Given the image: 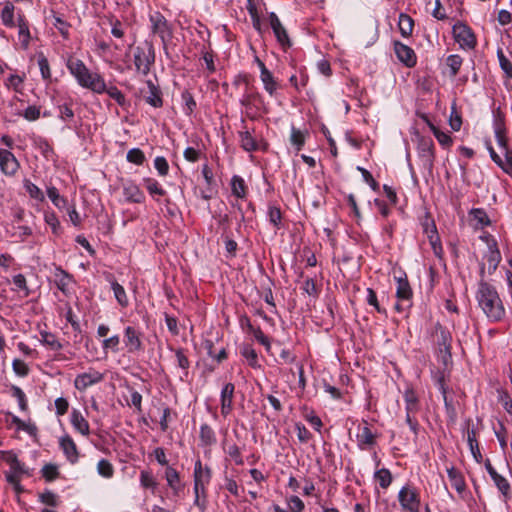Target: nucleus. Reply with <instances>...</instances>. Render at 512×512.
<instances>
[{
  "label": "nucleus",
  "instance_id": "nucleus-1",
  "mask_svg": "<svg viewBox=\"0 0 512 512\" xmlns=\"http://www.w3.org/2000/svg\"><path fill=\"white\" fill-rule=\"evenodd\" d=\"M476 300L489 322L499 323L506 317V309L497 289L481 280L476 292Z\"/></svg>",
  "mask_w": 512,
  "mask_h": 512
},
{
  "label": "nucleus",
  "instance_id": "nucleus-2",
  "mask_svg": "<svg viewBox=\"0 0 512 512\" xmlns=\"http://www.w3.org/2000/svg\"><path fill=\"white\" fill-rule=\"evenodd\" d=\"M66 66L81 87L89 89L97 94L104 93V78L99 73L90 71L82 60L75 57H69Z\"/></svg>",
  "mask_w": 512,
  "mask_h": 512
},
{
  "label": "nucleus",
  "instance_id": "nucleus-3",
  "mask_svg": "<svg viewBox=\"0 0 512 512\" xmlns=\"http://www.w3.org/2000/svg\"><path fill=\"white\" fill-rule=\"evenodd\" d=\"M240 82L245 84V90L240 99V104L245 108L246 116L251 120H255L258 117L260 105L263 103L262 96L250 85L246 75H239L236 78L235 84H239Z\"/></svg>",
  "mask_w": 512,
  "mask_h": 512
},
{
  "label": "nucleus",
  "instance_id": "nucleus-4",
  "mask_svg": "<svg viewBox=\"0 0 512 512\" xmlns=\"http://www.w3.org/2000/svg\"><path fill=\"white\" fill-rule=\"evenodd\" d=\"M211 469L209 467H203L200 459L196 460L194 466V504L201 506L200 498L206 497V486L211 480ZM204 507V504L202 505Z\"/></svg>",
  "mask_w": 512,
  "mask_h": 512
},
{
  "label": "nucleus",
  "instance_id": "nucleus-5",
  "mask_svg": "<svg viewBox=\"0 0 512 512\" xmlns=\"http://www.w3.org/2000/svg\"><path fill=\"white\" fill-rule=\"evenodd\" d=\"M134 65L137 72L147 75L155 61V51L150 43H145L134 49Z\"/></svg>",
  "mask_w": 512,
  "mask_h": 512
},
{
  "label": "nucleus",
  "instance_id": "nucleus-6",
  "mask_svg": "<svg viewBox=\"0 0 512 512\" xmlns=\"http://www.w3.org/2000/svg\"><path fill=\"white\" fill-rule=\"evenodd\" d=\"M434 330L439 358L444 364H447L451 360V333L439 323L435 325Z\"/></svg>",
  "mask_w": 512,
  "mask_h": 512
},
{
  "label": "nucleus",
  "instance_id": "nucleus-7",
  "mask_svg": "<svg viewBox=\"0 0 512 512\" xmlns=\"http://www.w3.org/2000/svg\"><path fill=\"white\" fill-rule=\"evenodd\" d=\"M398 500L402 510L419 512L420 497L417 490L409 485L403 486L398 493Z\"/></svg>",
  "mask_w": 512,
  "mask_h": 512
},
{
  "label": "nucleus",
  "instance_id": "nucleus-8",
  "mask_svg": "<svg viewBox=\"0 0 512 512\" xmlns=\"http://www.w3.org/2000/svg\"><path fill=\"white\" fill-rule=\"evenodd\" d=\"M455 41L463 49H473L476 46V38L471 28L458 21L452 28Z\"/></svg>",
  "mask_w": 512,
  "mask_h": 512
},
{
  "label": "nucleus",
  "instance_id": "nucleus-9",
  "mask_svg": "<svg viewBox=\"0 0 512 512\" xmlns=\"http://www.w3.org/2000/svg\"><path fill=\"white\" fill-rule=\"evenodd\" d=\"M417 154L423 167L431 170L433 168L435 153L434 143L430 137H419L417 143Z\"/></svg>",
  "mask_w": 512,
  "mask_h": 512
},
{
  "label": "nucleus",
  "instance_id": "nucleus-10",
  "mask_svg": "<svg viewBox=\"0 0 512 512\" xmlns=\"http://www.w3.org/2000/svg\"><path fill=\"white\" fill-rule=\"evenodd\" d=\"M149 21L151 23L152 32L158 35L165 44L172 37V30L166 18L158 11L150 14Z\"/></svg>",
  "mask_w": 512,
  "mask_h": 512
},
{
  "label": "nucleus",
  "instance_id": "nucleus-11",
  "mask_svg": "<svg viewBox=\"0 0 512 512\" xmlns=\"http://www.w3.org/2000/svg\"><path fill=\"white\" fill-rule=\"evenodd\" d=\"M123 342L128 353L136 354L144 351L142 333L133 326L124 328Z\"/></svg>",
  "mask_w": 512,
  "mask_h": 512
},
{
  "label": "nucleus",
  "instance_id": "nucleus-12",
  "mask_svg": "<svg viewBox=\"0 0 512 512\" xmlns=\"http://www.w3.org/2000/svg\"><path fill=\"white\" fill-rule=\"evenodd\" d=\"M104 378V375L90 368L87 372L78 374L74 379V387L79 391H85L87 388L100 383Z\"/></svg>",
  "mask_w": 512,
  "mask_h": 512
},
{
  "label": "nucleus",
  "instance_id": "nucleus-13",
  "mask_svg": "<svg viewBox=\"0 0 512 512\" xmlns=\"http://www.w3.org/2000/svg\"><path fill=\"white\" fill-rule=\"evenodd\" d=\"M20 169V163L15 155L8 149L0 148V170L8 177L16 175Z\"/></svg>",
  "mask_w": 512,
  "mask_h": 512
},
{
  "label": "nucleus",
  "instance_id": "nucleus-14",
  "mask_svg": "<svg viewBox=\"0 0 512 512\" xmlns=\"http://www.w3.org/2000/svg\"><path fill=\"white\" fill-rule=\"evenodd\" d=\"M484 260L485 263L481 267V274H484L486 266L488 274L494 273L501 261V254L494 239L488 241V251L484 255Z\"/></svg>",
  "mask_w": 512,
  "mask_h": 512
},
{
  "label": "nucleus",
  "instance_id": "nucleus-15",
  "mask_svg": "<svg viewBox=\"0 0 512 512\" xmlns=\"http://www.w3.org/2000/svg\"><path fill=\"white\" fill-rule=\"evenodd\" d=\"M269 23L278 43L282 46L283 49L289 48L291 46V41L287 30L282 25L280 19L274 12L269 14Z\"/></svg>",
  "mask_w": 512,
  "mask_h": 512
},
{
  "label": "nucleus",
  "instance_id": "nucleus-16",
  "mask_svg": "<svg viewBox=\"0 0 512 512\" xmlns=\"http://www.w3.org/2000/svg\"><path fill=\"white\" fill-rule=\"evenodd\" d=\"M485 468L504 499H509L511 496V486L508 480L495 470L489 459L485 462Z\"/></svg>",
  "mask_w": 512,
  "mask_h": 512
},
{
  "label": "nucleus",
  "instance_id": "nucleus-17",
  "mask_svg": "<svg viewBox=\"0 0 512 512\" xmlns=\"http://www.w3.org/2000/svg\"><path fill=\"white\" fill-rule=\"evenodd\" d=\"M394 51H395V54H396L398 60L401 63H403L406 67L412 68L416 65L417 56L411 47H409L399 41H395L394 42Z\"/></svg>",
  "mask_w": 512,
  "mask_h": 512
},
{
  "label": "nucleus",
  "instance_id": "nucleus-18",
  "mask_svg": "<svg viewBox=\"0 0 512 512\" xmlns=\"http://www.w3.org/2000/svg\"><path fill=\"white\" fill-rule=\"evenodd\" d=\"M16 26L18 27V37L21 43V47L26 50L29 48L31 41V33L29 21L22 11L17 13V22Z\"/></svg>",
  "mask_w": 512,
  "mask_h": 512
},
{
  "label": "nucleus",
  "instance_id": "nucleus-19",
  "mask_svg": "<svg viewBox=\"0 0 512 512\" xmlns=\"http://www.w3.org/2000/svg\"><path fill=\"white\" fill-rule=\"evenodd\" d=\"M59 446L63 451L66 459L71 463L75 464L79 459L78 448L72 439V437L68 434H65L59 439Z\"/></svg>",
  "mask_w": 512,
  "mask_h": 512
},
{
  "label": "nucleus",
  "instance_id": "nucleus-20",
  "mask_svg": "<svg viewBox=\"0 0 512 512\" xmlns=\"http://www.w3.org/2000/svg\"><path fill=\"white\" fill-rule=\"evenodd\" d=\"M234 392L235 386L233 383H226L221 390L220 402L223 417H227L233 410Z\"/></svg>",
  "mask_w": 512,
  "mask_h": 512
},
{
  "label": "nucleus",
  "instance_id": "nucleus-21",
  "mask_svg": "<svg viewBox=\"0 0 512 512\" xmlns=\"http://www.w3.org/2000/svg\"><path fill=\"white\" fill-rule=\"evenodd\" d=\"M123 195L126 201L131 203H143L145 195L137 184L132 181H127L123 184Z\"/></svg>",
  "mask_w": 512,
  "mask_h": 512
},
{
  "label": "nucleus",
  "instance_id": "nucleus-22",
  "mask_svg": "<svg viewBox=\"0 0 512 512\" xmlns=\"http://www.w3.org/2000/svg\"><path fill=\"white\" fill-rule=\"evenodd\" d=\"M424 231L427 234L433 253L435 256L441 257L443 248L435 224L433 222L431 224H425Z\"/></svg>",
  "mask_w": 512,
  "mask_h": 512
},
{
  "label": "nucleus",
  "instance_id": "nucleus-23",
  "mask_svg": "<svg viewBox=\"0 0 512 512\" xmlns=\"http://www.w3.org/2000/svg\"><path fill=\"white\" fill-rule=\"evenodd\" d=\"M412 289L407 280V277L397 278V289H396V297L401 302H406L407 305H412Z\"/></svg>",
  "mask_w": 512,
  "mask_h": 512
},
{
  "label": "nucleus",
  "instance_id": "nucleus-24",
  "mask_svg": "<svg viewBox=\"0 0 512 512\" xmlns=\"http://www.w3.org/2000/svg\"><path fill=\"white\" fill-rule=\"evenodd\" d=\"M54 282L57 288L63 293H67L69 286L73 283V277L61 267H56L53 273Z\"/></svg>",
  "mask_w": 512,
  "mask_h": 512
},
{
  "label": "nucleus",
  "instance_id": "nucleus-25",
  "mask_svg": "<svg viewBox=\"0 0 512 512\" xmlns=\"http://www.w3.org/2000/svg\"><path fill=\"white\" fill-rule=\"evenodd\" d=\"M357 441L361 449H366L367 447L375 444V434L371 431L366 421H364L363 426L359 427Z\"/></svg>",
  "mask_w": 512,
  "mask_h": 512
},
{
  "label": "nucleus",
  "instance_id": "nucleus-26",
  "mask_svg": "<svg viewBox=\"0 0 512 512\" xmlns=\"http://www.w3.org/2000/svg\"><path fill=\"white\" fill-rule=\"evenodd\" d=\"M71 424L76 431L81 433L83 436H88L90 433L89 423L83 417L79 410L73 409L71 412Z\"/></svg>",
  "mask_w": 512,
  "mask_h": 512
},
{
  "label": "nucleus",
  "instance_id": "nucleus-27",
  "mask_svg": "<svg viewBox=\"0 0 512 512\" xmlns=\"http://www.w3.org/2000/svg\"><path fill=\"white\" fill-rule=\"evenodd\" d=\"M148 94L145 96V100L148 104L155 108H159L163 105L162 93L158 86L152 81H147Z\"/></svg>",
  "mask_w": 512,
  "mask_h": 512
},
{
  "label": "nucleus",
  "instance_id": "nucleus-28",
  "mask_svg": "<svg viewBox=\"0 0 512 512\" xmlns=\"http://www.w3.org/2000/svg\"><path fill=\"white\" fill-rule=\"evenodd\" d=\"M2 24L7 28L16 27L15 6L12 2H5L0 14Z\"/></svg>",
  "mask_w": 512,
  "mask_h": 512
},
{
  "label": "nucleus",
  "instance_id": "nucleus-29",
  "mask_svg": "<svg viewBox=\"0 0 512 512\" xmlns=\"http://www.w3.org/2000/svg\"><path fill=\"white\" fill-rule=\"evenodd\" d=\"M447 474H448V478L451 483V486L458 493H460V494L463 493L466 489V483H465L462 473L459 470H457L456 468L450 467L447 469Z\"/></svg>",
  "mask_w": 512,
  "mask_h": 512
},
{
  "label": "nucleus",
  "instance_id": "nucleus-30",
  "mask_svg": "<svg viewBox=\"0 0 512 512\" xmlns=\"http://www.w3.org/2000/svg\"><path fill=\"white\" fill-rule=\"evenodd\" d=\"M471 422H472L471 420H468L467 425L469 426ZM467 442H468V445H469V448H470V451H471L473 457L475 458V460L477 462H480L482 459V455H481L479 445H478V442L476 439V431H475L474 427H472V428L468 427V429H467Z\"/></svg>",
  "mask_w": 512,
  "mask_h": 512
},
{
  "label": "nucleus",
  "instance_id": "nucleus-31",
  "mask_svg": "<svg viewBox=\"0 0 512 512\" xmlns=\"http://www.w3.org/2000/svg\"><path fill=\"white\" fill-rule=\"evenodd\" d=\"M165 479L168 486L178 494L182 490L179 473L173 467L168 466L165 471Z\"/></svg>",
  "mask_w": 512,
  "mask_h": 512
},
{
  "label": "nucleus",
  "instance_id": "nucleus-32",
  "mask_svg": "<svg viewBox=\"0 0 512 512\" xmlns=\"http://www.w3.org/2000/svg\"><path fill=\"white\" fill-rule=\"evenodd\" d=\"M406 413H417L419 411V400L413 389H407L404 393Z\"/></svg>",
  "mask_w": 512,
  "mask_h": 512
},
{
  "label": "nucleus",
  "instance_id": "nucleus-33",
  "mask_svg": "<svg viewBox=\"0 0 512 512\" xmlns=\"http://www.w3.org/2000/svg\"><path fill=\"white\" fill-rule=\"evenodd\" d=\"M260 79L263 83L265 91L270 96H273L278 89V83L275 80L273 74L269 70L263 71V73L260 74Z\"/></svg>",
  "mask_w": 512,
  "mask_h": 512
},
{
  "label": "nucleus",
  "instance_id": "nucleus-34",
  "mask_svg": "<svg viewBox=\"0 0 512 512\" xmlns=\"http://www.w3.org/2000/svg\"><path fill=\"white\" fill-rule=\"evenodd\" d=\"M398 26L403 37H409L413 32L414 20L407 14L399 15Z\"/></svg>",
  "mask_w": 512,
  "mask_h": 512
},
{
  "label": "nucleus",
  "instance_id": "nucleus-35",
  "mask_svg": "<svg viewBox=\"0 0 512 512\" xmlns=\"http://www.w3.org/2000/svg\"><path fill=\"white\" fill-rule=\"evenodd\" d=\"M33 145L38 149L45 158H49L54 154V150L48 140L42 136L33 137Z\"/></svg>",
  "mask_w": 512,
  "mask_h": 512
},
{
  "label": "nucleus",
  "instance_id": "nucleus-36",
  "mask_svg": "<svg viewBox=\"0 0 512 512\" xmlns=\"http://www.w3.org/2000/svg\"><path fill=\"white\" fill-rule=\"evenodd\" d=\"M199 437L204 446H211L216 443L215 432L208 424L200 426Z\"/></svg>",
  "mask_w": 512,
  "mask_h": 512
},
{
  "label": "nucleus",
  "instance_id": "nucleus-37",
  "mask_svg": "<svg viewBox=\"0 0 512 512\" xmlns=\"http://www.w3.org/2000/svg\"><path fill=\"white\" fill-rule=\"evenodd\" d=\"M111 289L114 292L115 299L121 307H127L129 304V300L126 294L124 287L119 284L117 281H111Z\"/></svg>",
  "mask_w": 512,
  "mask_h": 512
},
{
  "label": "nucleus",
  "instance_id": "nucleus-38",
  "mask_svg": "<svg viewBox=\"0 0 512 512\" xmlns=\"http://www.w3.org/2000/svg\"><path fill=\"white\" fill-rule=\"evenodd\" d=\"M239 135H240L241 147L245 151L252 152V151L258 150V144L248 130L241 131L239 133Z\"/></svg>",
  "mask_w": 512,
  "mask_h": 512
},
{
  "label": "nucleus",
  "instance_id": "nucleus-39",
  "mask_svg": "<svg viewBox=\"0 0 512 512\" xmlns=\"http://www.w3.org/2000/svg\"><path fill=\"white\" fill-rule=\"evenodd\" d=\"M47 196L58 209L68 208L67 200L59 194L56 187H48Z\"/></svg>",
  "mask_w": 512,
  "mask_h": 512
},
{
  "label": "nucleus",
  "instance_id": "nucleus-40",
  "mask_svg": "<svg viewBox=\"0 0 512 512\" xmlns=\"http://www.w3.org/2000/svg\"><path fill=\"white\" fill-rule=\"evenodd\" d=\"M374 478L382 489H387L392 483V474L389 469L381 468L374 473Z\"/></svg>",
  "mask_w": 512,
  "mask_h": 512
},
{
  "label": "nucleus",
  "instance_id": "nucleus-41",
  "mask_svg": "<svg viewBox=\"0 0 512 512\" xmlns=\"http://www.w3.org/2000/svg\"><path fill=\"white\" fill-rule=\"evenodd\" d=\"M12 283L14 285V291L22 292L23 297H28L30 295V290L27 286V281L23 274H17L13 276Z\"/></svg>",
  "mask_w": 512,
  "mask_h": 512
},
{
  "label": "nucleus",
  "instance_id": "nucleus-42",
  "mask_svg": "<svg viewBox=\"0 0 512 512\" xmlns=\"http://www.w3.org/2000/svg\"><path fill=\"white\" fill-rule=\"evenodd\" d=\"M104 93H107L109 97L114 99L121 107L128 106V101L126 100L125 95L116 86L107 87L105 85Z\"/></svg>",
  "mask_w": 512,
  "mask_h": 512
},
{
  "label": "nucleus",
  "instance_id": "nucleus-43",
  "mask_svg": "<svg viewBox=\"0 0 512 512\" xmlns=\"http://www.w3.org/2000/svg\"><path fill=\"white\" fill-rule=\"evenodd\" d=\"M40 335L42 343L50 347L52 350L58 351L63 348V345L54 334L44 331L41 332Z\"/></svg>",
  "mask_w": 512,
  "mask_h": 512
},
{
  "label": "nucleus",
  "instance_id": "nucleus-44",
  "mask_svg": "<svg viewBox=\"0 0 512 512\" xmlns=\"http://www.w3.org/2000/svg\"><path fill=\"white\" fill-rule=\"evenodd\" d=\"M231 189L234 196L244 198L246 195V185L244 180L239 176H233L231 180Z\"/></svg>",
  "mask_w": 512,
  "mask_h": 512
},
{
  "label": "nucleus",
  "instance_id": "nucleus-45",
  "mask_svg": "<svg viewBox=\"0 0 512 512\" xmlns=\"http://www.w3.org/2000/svg\"><path fill=\"white\" fill-rule=\"evenodd\" d=\"M290 142L296 148V151L299 152L303 146L305 145V134L301 130L292 126Z\"/></svg>",
  "mask_w": 512,
  "mask_h": 512
},
{
  "label": "nucleus",
  "instance_id": "nucleus-46",
  "mask_svg": "<svg viewBox=\"0 0 512 512\" xmlns=\"http://www.w3.org/2000/svg\"><path fill=\"white\" fill-rule=\"evenodd\" d=\"M175 359L177 366L183 371V376H181V379L187 377L190 362L183 349H178L175 351Z\"/></svg>",
  "mask_w": 512,
  "mask_h": 512
},
{
  "label": "nucleus",
  "instance_id": "nucleus-47",
  "mask_svg": "<svg viewBox=\"0 0 512 512\" xmlns=\"http://www.w3.org/2000/svg\"><path fill=\"white\" fill-rule=\"evenodd\" d=\"M446 63L450 69V76L455 77L462 66L463 59L458 54H452L447 57Z\"/></svg>",
  "mask_w": 512,
  "mask_h": 512
},
{
  "label": "nucleus",
  "instance_id": "nucleus-48",
  "mask_svg": "<svg viewBox=\"0 0 512 512\" xmlns=\"http://www.w3.org/2000/svg\"><path fill=\"white\" fill-rule=\"evenodd\" d=\"M493 128L494 133H502L506 131L505 127V115L500 108L493 111Z\"/></svg>",
  "mask_w": 512,
  "mask_h": 512
},
{
  "label": "nucleus",
  "instance_id": "nucleus-49",
  "mask_svg": "<svg viewBox=\"0 0 512 512\" xmlns=\"http://www.w3.org/2000/svg\"><path fill=\"white\" fill-rule=\"evenodd\" d=\"M145 188L150 195L164 196L166 191L160 186L159 182L153 178L144 179Z\"/></svg>",
  "mask_w": 512,
  "mask_h": 512
},
{
  "label": "nucleus",
  "instance_id": "nucleus-50",
  "mask_svg": "<svg viewBox=\"0 0 512 512\" xmlns=\"http://www.w3.org/2000/svg\"><path fill=\"white\" fill-rule=\"evenodd\" d=\"M119 345H120V336L118 334H115L109 338H105L102 341V349L105 353H107L108 351L117 353L119 351Z\"/></svg>",
  "mask_w": 512,
  "mask_h": 512
},
{
  "label": "nucleus",
  "instance_id": "nucleus-51",
  "mask_svg": "<svg viewBox=\"0 0 512 512\" xmlns=\"http://www.w3.org/2000/svg\"><path fill=\"white\" fill-rule=\"evenodd\" d=\"M97 472L100 476L110 479L114 475V467L107 459H101L97 463Z\"/></svg>",
  "mask_w": 512,
  "mask_h": 512
},
{
  "label": "nucleus",
  "instance_id": "nucleus-52",
  "mask_svg": "<svg viewBox=\"0 0 512 512\" xmlns=\"http://www.w3.org/2000/svg\"><path fill=\"white\" fill-rule=\"evenodd\" d=\"M302 290L307 295L317 298L320 294V287L317 286L316 282L312 278H306L302 285Z\"/></svg>",
  "mask_w": 512,
  "mask_h": 512
},
{
  "label": "nucleus",
  "instance_id": "nucleus-53",
  "mask_svg": "<svg viewBox=\"0 0 512 512\" xmlns=\"http://www.w3.org/2000/svg\"><path fill=\"white\" fill-rule=\"evenodd\" d=\"M241 355L247 360L248 364L256 368L258 367V357L256 351L249 345H245L241 349Z\"/></svg>",
  "mask_w": 512,
  "mask_h": 512
},
{
  "label": "nucleus",
  "instance_id": "nucleus-54",
  "mask_svg": "<svg viewBox=\"0 0 512 512\" xmlns=\"http://www.w3.org/2000/svg\"><path fill=\"white\" fill-rule=\"evenodd\" d=\"M24 188L31 198L39 201H42L44 199V194L41 191V189L37 185L32 183L30 180H24Z\"/></svg>",
  "mask_w": 512,
  "mask_h": 512
},
{
  "label": "nucleus",
  "instance_id": "nucleus-55",
  "mask_svg": "<svg viewBox=\"0 0 512 512\" xmlns=\"http://www.w3.org/2000/svg\"><path fill=\"white\" fill-rule=\"evenodd\" d=\"M430 128L440 145L447 148L452 144V138L448 133L439 130L432 124L430 125Z\"/></svg>",
  "mask_w": 512,
  "mask_h": 512
},
{
  "label": "nucleus",
  "instance_id": "nucleus-56",
  "mask_svg": "<svg viewBox=\"0 0 512 512\" xmlns=\"http://www.w3.org/2000/svg\"><path fill=\"white\" fill-rule=\"evenodd\" d=\"M24 78V76L12 74L7 78L5 85L8 88H12L15 92H21L23 88Z\"/></svg>",
  "mask_w": 512,
  "mask_h": 512
},
{
  "label": "nucleus",
  "instance_id": "nucleus-57",
  "mask_svg": "<svg viewBox=\"0 0 512 512\" xmlns=\"http://www.w3.org/2000/svg\"><path fill=\"white\" fill-rule=\"evenodd\" d=\"M181 97H182V100L184 102V112H185V114L186 115H191L194 112V110H195V108L197 106L196 101L194 100L193 95L189 91L186 90V91L182 92Z\"/></svg>",
  "mask_w": 512,
  "mask_h": 512
},
{
  "label": "nucleus",
  "instance_id": "nucleus-58",
  "mask_svg": "<svg viewBox=\"0 0 512 512\" xmlns=\"http://www.w3.org/2000/svg\"><path fill=\"white\" fill-rule=\"evenodd\" d=\"M470 215L472 216L473 220H475L481 227L490 225V219L483 209H472Z\"/></svg>",
  "mask_w": 512,
  "mask_h": 512
},
{
  "label": "nucleus",
  "instance_id": "nucleus-59",
  "mask_svg": "<svg viewBox=\"0 0 512 512\" xmlns=\"http://www.w3.org/2000/svg\"><path fill=\"white\" fill-rule=\"evenodd\" d=\"M126 159L130 163L142 165L145 161V155L139 148H133L127 152Z\"/></svg>",
  "mask_w": 512,
  "mask_h": 512
},
{
  "label": "nucleus",
  "instance_id": "nucleus-60",
  "mask_svg": "<svg viewBox=\"0 0 512 512\" xmlns=\"http://www.w3.org/2000/svg\"><path fill=\"white\" fill-rule=\"evenodd\" d=\"M109 23L111 25V34L115 38H118V39L123 38L125 35L123 23L115 17L109 18Z\"/></svg>",
  "mask_w": 512,
  "mask_h": 512
},
{
  "label": "nucleus",
  "instance_id": "nucleus-61",
  "mask_svg": "<svg viewBox=\"0 0 512 512\" xmlns=\"http://www.w3.org/2000/svg\"><path fill=\"white\" fill-rule=\"evenodd\" d=\"M12 396L16 398L18 405L22 411H26L28 408L26 395L23 390L18 386H12L11 388Z\"/></svg>",
  "mask_w": 512,
  "mask_h": 512
},
{
  "label": "nucleus",
  "instance_id": "nucleus-62",
  "mask_svg": "<svg viewBox=\"0 0 512 512\" xmlns=\"http://www.w3.org/2000/svg\"><path fill=\"white\" fill-rule=\"evenodd\" d=\"M44 220L46 224L51 227L53 234H60V222L54 212H46L44 215Z\"/></svg>",
  "mask_w": 512,
  "mask_h": 512
},
{
  "label": "nucleus",
  "instance_id": "nucleus-63",
  "mask_svg": "<svg viewBox=\"0 0 512 512\" xmlns=\"http://www.w3.org/2000/svg\"><path fill=\"white\" fill-rule=\"evenodd\" d=\"M42 476L45 478L46 481L51 482L58 478L59 476V470L58 467L54 464H46L43 466L42 470Z\"/></svg>",
  "mask_w": 512,
  "mask_h": 512
},
{
  "label": "nucleus",
  "instance_id": "nucleus-64",
  "mask_svg": "<svg viewBox=\"0 0 512 512\" xmlns=\"http://www.w3.org/2000/svg\"><path fill=\"white\" fill-rule=\"evenodd\" d=\"M268 218L275 228H280L282 213L279 207L270 206L268 209Z\"/></svg>",
  "mask_w": 512,
  "mask_h": 512
}]
</instances>
